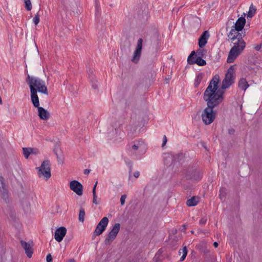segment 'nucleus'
<instances>
[{"instance_id":"nucleus-20","label":"nucleus","mask_w":262,"mask_h":262,"mask_svg":"<svg viewBox=\"0 0 262 262\" xmlns=\"http://www.w3.org/2000/svg\"><path fill=\"white\" fill-rule=\"evenodd\" d=\"M195 52L196 57H203L206 55L207 51L203 48H200V49H198Z\"/></svg>"},{"instance_id":"nucleus-2","label":"nucleus","mask_w":262,"mask_h":262,"mask_svg":"<svg viewBox=\"0 0 262 262\" xmlns=\"http://www.w3.org/2000/svg\"><path fill=\"white\" fill-rule=\"evenodd\" d=\"M203 99L207 104V107L202 113V119L205 125H209L214 121L216 117V112L213 108L223 101L205 91L203 94Z\"/></svg>"},{"instance_id":"nucleus-27","label":"nucleus","mask_w":262,"mask_h":262,"mask_svg":"<svg viewBox=\"0 0 262 262\" xmlns=\"http://www.w3.org/2000/svg\"><path fill=\"white\" fill-rule=\"evenodd\" d=\"M182 253H183V255H182V256H181V257L180 258V261H183L185 259V258L186 257V256H187V249L186 247H184L182 249Z\"/></svg>"},{"instance_id":"nucleus-18","label":"nucleus","mask_w":262,"mask_h":262,"mask_svg":"<svg viewBox=\"0 0 262 262\" xmlns=\"http://www.w3.org/2000/svg\"><path fill=\"white\" fill-rule=\"evenodd\" d=\"M199 202V198L197 196H193L190 199L187 200L186 204L188 206H196Z\"/></svg>"},{"instance_id":"nucleus-33","label":"nucleus","mask_w":262,"mask_h":262,"mask_svg":"<svg viewBox=\"0 0 262 262\" xmlns=\"http://www.w3.org/2000/svg\"><path fill=\"white\" fill-rule=\"evenodd\" d=\"M207 221V219L206 217H203L200 220L199 223L200 225H204L206 223Z\"/></svg>"},{"instance_id":"nucleus-38","label":"nucleus","mask_w":262,"mask_h":262,"mask_svg":"<svg viewBox=\"0 0 262 262\" xmlns=\"http://www.w3.org/2000/svg\"><path fill=\"white\" fill-rule=\"evenodd\" d=\"M140 176V172L138 171H137L135 172L134 173V176L135 177V178H138Z\"/></svg>"},{"instance_id":"nucleus-16","label":"nucleus","mask_w":262,"mask_h":262,"mask_svg":"<svg viewBox=\"0 0 262 262\" xmlns=\"http://www.w3.org/2000/svg\"><path fill=\"white\" fill-rule=\"evenodd\" d=\"M246 23V19L245 17H241L236 21L234 26L233 28L236 29L237 31H242Z\"/></svg>"},{"instance_id":"nucleus-6","label":"nucleus","mask_w":262,"mask_h":262,"mask_svg":"<svg viewBox=\"0 0 262 262\" xmlns=\"http://www.w3.org/2000/svg\"><path fill=\"white\" fill-rule=\"evenodd\" d=\"M36 169H38V174L39 178L44 177L47 180L51 177L50 163L49 160L43 161L41 166L37 167Z\"/></svg>"},{"instance_id":"nucleus-19","label":"nucleus","mask_w":262,"mask_h":262,"mask_svg":"<svg viewBox=\"0 0 262 262\" xmlns=\"http://www.w3.org/2000/svg\"><path fill=\"white\" fill-rule=\"evenodd\" d=\"M0 195L6 202L8 199L9 193L7 189L5 187L0 189Z\"/></svg>"},{"instance_id":"nucleus-28","label":"nucleus","mask_w":262,"mask_h":262,"mask_svg":"<svg viewBox=\"0 0 262 262\" xmlns=\"http://www.w3.org/2000/svg\"><path fill=\"white\" fill-rule=\"evenodd\" d=\"M89 79L92 82H95L96 81L95 76L93 74V71L89 70Z\"/></svg>"},{"instance_id":"nucleus-39","label":"nucleus","mask_w":262,"mask_h":262,"mask_svg":"<svg viewBox=\"0 0 262 262\" xmlns=\"http://www.w3.org/2000/svg\"><path fill=\"white\" fill-rule=\"evenodd\" d=\"M221 191H222V190H220V193L219 195H220V199H221L222 200H224V199H225V195H224V194H222V193H221Z\"/></svg>"},{"instance_id":"nucleus-5","label":"nucleus","mask_w":262,"mask_h":262,"mask_svg":"<svg viewBox=\"0 0 262 262\" xmlns=\"http://www.w3.org/2000/svg\"><path fill=\"white\" fill-rule=\"evenodd\" d=\"M147 146L141 140H136L128 145V150L133 155L140 156L145 153Z\"/></svg>"},{"instance_id":"nucleus-49","label":"nucleus","mask_w":262,"mask_h":262,"mask_svg":"<svg viewBox=\"0 0 262 262\" xmlns=\"http://www.w3.org/2000/svg\"><path fill=\"white\" fill-rule=\"evenodd\" d=\"M191 233H194V231H191Z\"/></svg>"},{"instance_id":"nucleus-24","label":"nucleus","mask_w":262,"mask_h":262,"mask_svg":"<svg viewBox=\"0 0 262 262\" xmlns=\"http://www.w3.org/2000/svg\"><path fill=\"white\" fill-rule=\"evenodd\" d=\"M23 154L24 155V157L28 159L29 156L32 154V148H27V147H24L23 148Z\"/></svg>"},{"instance_id":"nucleus-44","label":"nucleus","mask_w":262,"mask_h":262,"mask_svg":"<svg viewBox=\"0 0 262 262\" xmlns=\"http://www.w3.org/2000/svg\"><path fill=\"white\" fill-rule=\"evenodd\" d=\"M38 151L37 149H34V148H32V154H36L37 153Z\"/></svg>"},{"instance_id":"nucleus-29","label":"nucleus","mask_w":262,"mask_h":262,"mask_svg":"<svg viewBox=\"0 0 262 262\" xmlns=\"http://www.w3.org/2000/svg\"><path fill=\"white\" fill-rule=\"evenodd\" d=\"M39 21H40L39 15V14L38 13H37L35 15L34 18H33V22L34 23V24L35 25H37L39 23Z\"/></svg>"},{"instance_id":"nucleus-11","label":"nucleus","mask_w":262,"mask_h":262,"mask_svg":"<svg viewBox=\"0 0 262 262\" xmlns=\"http://www.w3.org/2000/svg\"><path fill=\"white\" fill-rule=\"evenodd\" d=\"M70 188L79 196L81 195L83 193V186L80 182L76 180H73L70 182Z\"/></svg>"},{"instance_id":"nucleus-7","label":"nucleus","mask_w":262,"mask_h":262,"mask_svg":"<svg viewBox=\"0 0 262 262\" xmlns=\"http://www.w3.org/2000/svg\"><path fill=\"white\" fill-rule=\"evenodd\" d=\"M108 223V219L107 217H103L98 225L94 232L92 238H95L96 236L101 234L106 229Z\"/></svg>"},{"instance_id":"nucleus-8","label":"nucleus","mask_w":262,"mask_h":262,"mask_svg":"<svg viewBox=\"0 0 262 262\" xmlns=\"http://www.w3.org/2000/svg\"><path fill=\"white\" fill-rule=\"evenodd\" d=\"M120 225L119 223H116L113 227L111 231L108 233L107 237L105 239L104 243L105 245H110L111 243L115 239L117 234L120 230Z\"/></svg>"},{"instance_id":"nucleus-46","label":"nucleus","mask_w":262,"mask_h":262,"mask_svg":"<svg viewBox=\"0 0 262 262\" xmlns=\"http://www.w3.org/2000/svg\"><path fill=\"white\" fill-rule=\"evenodd\" d=\"M182 227H183V228L181 230L184 231L186 229V226L185 225H183L182 226Z\"/></svg>"},{"instance_id":"nucleus-30","label":"nucleus","mask_w":262,"mask_h":262,"mask_svg":"<svg viewBox=\"0 0 262 262\" xmlns=\"http://www.w3.org/2000/svg\"><path fill=\"white\" fill-rule=\"evenodd\" d=\"M5 184L3 177L0 176V189L5 188Z\"/></svg>"},{"instance_id":"nucleus-31","label":"nucleus","mask_w":262,"mask_h":262,"mask_svg":"<svg viewBox=\"0 0 262 262\" xmlns=\"http://www.w3.org/2000/svg\"><path fill=\"white\" fill-rule=\"evenodd\" d=\"M93 203L96 205H97L99 203V201L97 200V196L96 195V193H93Z\"/></svg>"},{"instance_id":"nucleus-13","label":"nucleus","mask_w":262,"mask_h":262,"mask_svg":"<svg viewBox=\"0 0 262 262\" xmlns=\"http://www.w3.org/2000/svg\"><path fill=\"white\" fill-rule=\"evenodd\" d=\"M210 35L208 31H205L200 36L199 39V46L200 48H203L207 44Z\"/></svg>"},{"instance_id":"nucleus-22","label":"nucleus","mask_w":262,"mask_h":262,"mask_svg":"<svg viewBox=\"0 0 262 262\" xmlns=\"http://www.w3.org/2000/svg\"><path fill=\"white\" fill-rule=\"evenodd\" d=\"M85 215V212L84 209L81 207L80 208L79 213V216H78V220L79 222L81 223H83L84 221V217Z\"/></svg>"},{"instance_id":"nucleus-34","label":"nucleus","mask_w":262,"mask_h":262,"mask_svg":"<svg viewBox=\"0 0 262 262\" xmlns=\"http://www.w3.org/2000/svg\"><path fill=\"white\" fill-rule=\"evenodd\" d=\"M47 262H52V257L51 254H48L46 257Z\"/></svg>"},{"instance_id":"nucleus-1","label":"nucleus","mask_w":262,"mask_h":262,"mask_svg":"<svg viewBox=\"0 0 262 262\" xmlns=\"http://www.w3.org/2000/svg\"><path fill=\"white\" fill-rule=\"evenodd\" d=\"M234 73V68L233 66H231L227 70L225 78L222 82L221 88L219 89V84L221 81V79L219 75H215L210 81L209 85L205 91L223 101L225 90L229 89L235 82Z\"/></svg>"},{"instance_id":"nucleus-25","label":"nucleus","mask_w":262,"mask_h":262,"mask_svg":"<svg viewBox=\"0 0 262 262\" xmlns=\"http://www.w3.org/2000/svg\"><path fill=\"white\" fill-rule=\"evenodd\" d=\"M256 10V8L252 4L249 8V11L248 12V16L252 17L254 15Z\"/></svg>"},{"instance_id":"nucleus-37","label":"nucleus","mask_w":262,"mask_h":262,"mask_svg":"<svg viewBox=\"0 0 262 262\" xmlns=\"http://www.w3.org/2000/svg\"><path fill=\"white\" fill-rule=\"evenodd\" d=\"M97 183H98V182L96 181V182L95 183L94 187H93V193H96V187H97Z\"/></svg>"},{"instance_id":"nucleus-21","label":"nucleus","mask_w":262,"mask_h":262,"mask_svg":"<svg viewBox=\"0 0 262 262\" xmlns=\"http://www.w3.org/2000/svg\"><path fill=\"white\" fill-rule=\"evenodd\" d=\"M203 79V74L198 73L195 77L194 85L195 88L198 87Z\"/></svg>"},{"instance_id":"nucleus-14","label":"nucleus","mask_w":262,"mask_h":262,"mask_svg":"<svg viewBox=\"0 0 262 262\" xmlns=\"http://www.w3.org/2000/svg\"><path fill=\"white\" fill-rule=\"evenodd\" d=\"M38 109V115L39 118L42 120H47L49 118L50 114L42 107L39 106V101H38V105L37 106H34Z\"/></svg>"},{"instance_id":"nucleus-9","label":"nucleus","mask_w":262,"mask_h":262,"mask_svg":"<svg viewBox=\"0 0 262 262\" xmlns=\"http://www.w3.org/2000/svg\"><path fill=\"white\" fill-rule=\"evenodd\" d=\"M142 43L143 39L142 38H139L138 40L136 49L132 58V61L135 63H137L140 60L142 49Z\"/></svg>"},{"instance_id":"nucleus-23","label":"nucleus","mask_w":262,"mask_h":262,"mask_svg":"<svg viewBox=\"0 0 262 262\" xmlns=\"http://www.w3.org/2000/svg\"><path fill=\"white\" fill-rule=\"evenodd\" d=\"M173 156L170 154H165L164 158V162L166 164H169V163L170 162L172 163L173 161Z\"/></svg>"},{"instance_id":"nucleus-48","label":"nucleus","mask_w":262,"mask_h":262,"mask_svg":"<svg viewBox=\"0 0 262 262\" xmlns=\"http://www.w3.org/2000/svg\"><path fill=\"white\" fill-rule=\"evenodd\" d=\"M55 154H56V155L57 156V158L59 159V156H58V154H57V153L56 152H55Z\"/></svg>"},{"instance_id":"nucleus-43","label":"nucleus","mask_w":262,"mask_h":262,"mask_svg":"<svg viewBox=\"0 0 262 262\" xmlns=\"http://www.w3.org/2000/svg\"><path fill=\"white\" fill-rule=\"evenodd\" d=\"M92 87L94 89H96L98 88V85L96 83H94L92 84Z\"/></svg>"},{"instance_id":"nucleus-45","label":"nucleus","mask_w":262,"mask_h":262,"mask_svg":"<svg viewBox=\"0 0 262 262\" xmlns=\"http://www.w3.org/2000/svg\"><path fill=\"white\" fill-rule=\"evenodd\" d=\"M213 246H214V247L215 248L217 247V246H219V244H218V243H217V242H214V243H213Z\"/></svg>"},{"instance_id":"nucleus-15","label":"nucleus","mask_w":262,"mask_h":262,"mask_svg":"<svg viewBox=\"0 0 262 262\" xmlns=\"http://www.w3.org/2000/svg\"><path fill=\"white\" fill-rule=\"evenodd\" d=\"M20 244L23 248L25 250V252L27 256L29 258L32 257L33 254V249L30 244L24 241H21Z\"/></svg>"},{"instance_id":"nucleus-12","label":"nucleus","mask_w":262,"mask_h":262,"mask_svg":"<svg viewBox=\"0 0 262 262\" xmlns=\"http://www.w3.org/2000/svg\"><path fill=\"white\" fill-rule=\"evenodd\" d=\"M67 233V229L64 227L58 228L54 234V238L58 242H60L63 239Z\"/></svg>"},{"instance_id":"nucleus-42","label":"nucleus","mask_w":262,"mask_h":262,"mask_svg":"<svg viewBox=\"0 0 262 262\" xmlns=\"http://www.w3.org/2000/svg\"><path fill=\"white\" fill-rule=\"evenodd\" d=\"M90 169H85L84 170V173L85 174H88L90 173Z\"/></svg>"},{"instance_id":"nucleus-47","label":"nucleus","mask_w":262,"mask_h":262,"mask_svg":"<svg viewBox=\"0 0 262 262\" xmlns=\"http://www.w3.org/2000/svg\"><path fill=\"white\" fill-rule=\"evenodd\" d=\"M159 253H161V249L159 250V251H158V253H157V255Z\"/></svg>"},{"instance_id":"nucleus-10","label":"nucleus","mask_w":262,"mask_h":262,"mask_svg":"<svg viewBox=\"0 0 262 262\" xmlns=\"http://www.w3.org/2000/svg\"><path fill=\"white\" fill-rule=\"evenodd\" d=\"M195 51H192L187 58V62L189 64H196L199 66H204L206 64V61L203 59V57L194 58L193 56L195 55Z\"/></svg>"},{"instance_id":"nucleus-26","label":"nucleus","mask_w":262,"mask_h":262,"mask_svg":"<svg viewBox=\"0 0 262 262\" xmlns=\"http://www.w3.org/2000/svg\"><path fill=\"white\" fill-rule=\"evenodd\" d=\"M25 4V8L28 11H30L32 9V5L30 0H24Z\"/></svg>"},{"instance_id":"nucleus-4","label":"nucleus","mask_w":262,"mask_h":262,"mask_svg":"<svg viewBox=\"0 0 262 262\" xmlns=\"http://www.w3.org/2000/svg\"><path fill=\"white\" fill-rule=\"evenodd\" d=\"M26 82L30 90V97L33 106L38 105V96L37 92L48 95V89L45 82L39 77L28 75Z\"/></svg>"},{"instance_id":"nucleus-32","label":"nucleus","mask_w":262,"mask_h":262,"mask_svg":"<svg viewBox=\"0 0 262 262\" xmlns=\"http://www.w3.org/2000/svg\"><path fill=\"white\" fill-rule=\"evenodd\" d=\"M126 198V194H123L121 195V198H120V203H121V205L122 206L124 205Z\"/></svg>"},{"instance_id":"nucleus-35","label":"nucleus","mask_w":262,"mask_h":262,"mask_svg":"<svg viewBox=\"0 0 262 262\" xmlns=\"http://www.w3.org/2000/svg\"><path fill=\"white\" fill-rule=\"evenodd\" d=\"M261 44H258V45H255L254 46V48L256 51H259L261 49Z\"/></svg>"},{"instance_id":"nucleus-40","label":"nucleus","mask_w":262,"mask_h":262,"mask_svg":"<svg viewBox=\"0 0 262 262\" xmlns=\"http://www.w3.org/2000/svg\"><path fill=\"white\" fill-rule=\"evenodd\" d=\"M132 172V163H131V165L130 166V168H129V180L130 179Z\"/></svg>"},{"instance_id":"nucleus-17","label":"nucleus","mask_w":262,"mask_h":262,"mask_svg":"<svg viewBox=\"0 0 262 262\" xmlns=\"http://www.w3.org/2000/svg\"><path fill=\"white\" fill-rule=\"evenodd\" d=\"M249 85L244 78H241L238 82V87L242 90L245 91L249 87Z\"/></svg>"},{"instance_id":"nucleus-3","label":"nucleus","mask_w":262,"mask_h":262,"mask_svg":"<svg viewBox=\"0 0 262 262\" xmlns=\"http://www.w3.org/2000/svg\"><path fill=\"white\" fill-rule=\"evenodd\" d=\"M239 31H237L235 28L232 27L228 34L229 39L234 45L229 52L227 60L228 63L233 62L246 47V43L243 39L242 35L239 33Z\"/></svg>"},{"instance_id":"nucleus-36","label":"nucleus","mask_w":262,"mask_h":262,"mask_svg":"<svg viewBox=\"0 0 262 262\" xmlns=\"http://www.w3.org/2000/svg\"><path fill=\"white\" fill-rule=\"evenodd\" d=\"M167 142V138L165 135L164 136L163 139V143L162 144V146L163 147Z\"/></svg>"},{"instance_id":"nucleus-41","label":"nucleus","mask_w":262,"mask_h":262,"mask_svg":"<svg viewBox=\"0 0 262 262\" xmlns=\"http://www.w3.org/2000/svg\"><path fill=\"white\" fill-rule=\"evenodd\" d=\"M228 133L229 134H233L234 133V129L233 128L229 129L228 130Z\"/></svg>"}]
</instances>
